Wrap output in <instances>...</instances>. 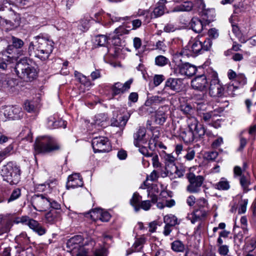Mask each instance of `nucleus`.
<instances>
[{
	"label": "nucleus",
	"mask_w": 256,
	"mask_h": 256,
	"mask_svg": "<svg viewBox=\"0 0 256 256\" xmlns=\"http://www.w3.org/2000/svg\"><path fill=\"white\" fill-rule=\"evenodd\" d=\"M21 195V191L19 188H15L12 192L10 197L8 200V202H10L18 199Z\"/></svg>",
	"instance_id": "47"
},
{
	"label": "nucleus",
	"mask_w": 256,
	"mask_h": 256,
	"mask_svg": "<svg viewBox=\"0 0 256 256\" xmlns=\"http://www.w3.org/2000/svg\"><path fill=\"white\" fill-rule=\"evenodd\" d=\"M210 80L209 92L212 96H220L222 94L224 89L218 78V74L212 72L208 76Z\"/></svg>",
	"instance_id": "7"
},
{
	"label": "nucleus",
	"mask_w": 256,
	"mask_h": 256,
	"mask_svg": "<svg viewBox=\"0 0 256 256\" xmlns=\"http://www.w3.org/2000/svg\"><path fill=\"white\" fill-rule=\"evenodd\" d=\"M234 177L240 176V183L245 192L250 190L248 186L250 184V176L248 174H242V170L239 166H235L234 168Z\"/></svg>",
	"instance_id": "11"
},
{
	"label": "nucleus",
	"mask_w": 256,
	"mask_h": 256,
	"mask_svg": "<svg viewBox=\"0 0 256 256\" xmlns=\"http://www.w3.org/2000/svg\"><path fill=\"white\" fill-rule=\"evenodd\" d=\"M15 240L19 245L24 246L28 244L30 242V238L28 236L26 232H22L18 236H17Z\"/></svg>",
	"instance_id": "34"
},
{
	"label": "nucleus",
	"mask_w": 256,
	"mask_h": 256,
	"mask_svg": "<svg viewBox=\"0 0 256 256\" xmlns=\"http://www.w3.org/2000/svg\"><path fill=\"white\" fill-rule=\"evenodd\" d=\"M12 226V222L10 221H8L4 224V226L2 227L0 230V235L4 233L8 232L10 230Z\"/></svg>",
	"instance_id": "63"
},
{
	"label": "nucleus",
	"mask_w": 256,
	"mask_h": 256,
	"mask_svg": "<svg viewBox=\"0 0 256 256\" xmlns=\"http://www.w3.org/2000/svg\"><path fill=\"white\" fill-rule=\"evenodd\" d=\"M2 114L8 119L16 120L22 116L21 108L19 107L6 106L0 112V116Z\"/></svg>",
	"instance_id": "12"
},
{
	"label": "nucleus",
	"mask_w": 256,
	"mask_h": 256,
	"mask_svg": "<svg viewBox=\"0 0 256 256\" xmlns=\"http://www.w3.org/2000/svg\"><path fill=\"white\" fill-rule=\"evenodd\" d=\"M198 116L206 122H208L214 120V114L212 112H198Z\"/></svg>",
	"instance_id": "39"
},
{
	"label": "nucleus",
	"mask_w": 256,
	"mask_h": 256,
	"mask_svg": "<svg viewBox=\"0 0 256 256\" xmlns=\"http://www.w3.org/2000/svg\"><path fill=\"white\" fill-rule=\"evenodd\" d=\"M214 188L218 190H226L230 188L229 182L224 178H220V180L214 185Z\"/></svg>",
	"instance_id": "32"
},
{
	"label": "nucleus",
	"mask_w": 256,
	"mask_h": 256,
	"mask_svg": "<svg viewBox=\"0 0 256 256\" xmlns=\"http://www.w3.org/2000/svg\"><path fill=\"white\" fill-rule=\"evenodd\" d=\"M186 143H190L193 142L194 140H198V139L200 138L203 136H199L198 134H196L195 132L193 130H186L184 129L180 130V134L179 136Z\"/></svg>",
	"instance_id": "18"
},
{
	"label": "nucleus",
	"mask_w": 256,
	"mask_h": 256,
	"mask_svg": "<svg viewBox=\"0 0 256 256\" xmlns=\"http://www.w3.org/2000/svg\"><path fill=\"white\" fill-rule=\"evenodd\" d=\"M3 180L10 185L17 184L20 180V170L16 163L12 162L4 165L0 170Z\"/></svg>",
	"instance_id": "4"
},
{
	"label": "nucleus",
	"mask_w": 256,
	"mask_h": 256,
	"mask_svg": "<svg viewBox=\"0 0 256 256\" xmlns=\"http://www.w3.org/2000/svg\"><path fill=\"white\" fill-rule=\"evenodd\" d=\"M186 123L188 130L195 132V134H198L199 136L204 135L205 128L202 124H199L196 118L193 116H188Z\"/></svg>",
	"instance_id": "13"
},
{
	"label": "nucleus",
	"mask_w": 256,
	"mask_h": 256,
	"mask_svg": "<svg viewBox=\"0 0 256 256\" xmlns=\"http://www.w3.org/2000/svg\"><path fill=\"white\" fill-rule=\"evenodd\" d=\"M12 40L13 46L16 48H20L24 46V42L18 38L12 36Z\"/></svg>",
	"instance_id": "49"
},
{
	"label": "nucleus",
	"mask_w": 256,
	"mask_h": 256,
	"mask_svg": "<svg viewBox=\"0 0 256 256\" xmlns=\"http://www.w3.org/2000/svg\"><path fill=\"white\" fill-rule=\"evenodd\" d=\"M46 222L52 224L56 223L61 220V211L54 210H50L45 216Z\"/></svg>",
	"instance_id": "20"
},
{
	"label": "nucleus",
	"mask_w": 256,
	"mask_h": 256,
	"mask_svg": "<svg viewBox=\"0 0 256 256\" xmlns=\"http://www.w3.org/2000/svg\"><path fill=\"white\" fill-rule=\"evenodd\" d=\"M56 120V118L53 116H50L48 118L47 124L49 128H54Z\"/></svg>",
	"instance_id": "64"
},
{
	"label": "nucleus",
	"mask_w": 256,
	"mask_h": 256,
	"mask_svg": "<svg viewBox=\"0 0 256 256\" xmlns=\"http://www.w3.org/2000/svg\"><path fill=\"white\" fill-rule=\"evenodd\" d=\"M165 89L180 92L184 88L182 80L178 78H168L165 82Z\"/></svg>",
	"instance_id": "15"
},
{
	"label": "nucleus",
	"mask_w": 256,
	"mask_h": 256,
	"mask_svg": "<svg viewBox=\"0 0 256 256\" xmlns=\"http://www.w3.org/2000/svg\"><path fill=\"white\" fill-rule=\"evenodd\" d=\"M164 80L162 74H156L154 77V84L155 86H159Z\"/></svg>",
	"instance_id": "54"
},
{
	"label": "nucleus",
	"mask_w": 256,
	"mask_h": 256,
	"mask_svg": "<svg viewBox=\"0 0 256 256\" xmlns=\"http://www.w3.org/2000/svg\"><path fill=\"white\" fill-rule=\"evenodd\" d=\"M169 62V60L166 57L160 55L155 58V64L159 66H166Z\"/></svg>",
	"instance_id": "43"
},
{
	"label": "nucleus",
	"mask_w": 256,
	"mask_h": 256,
	"mask_svg": "<svg viewBox=\"0 0 256 256\" xmlns=\"http://www.w3.org/2000/svg\"><path fill=\"white\" fill-rule=\"evenodd\" d=\"M212 45V42L210 38H208L204 42H201L196 38L190 42L188 45L180 52H177L176 53V56L178 57L180 56H196L206 51L209 50Z\"/></svg>",
	"instance_id": "2"
},
{
	"label": "nucleus",
	"mask_w": 256,
	"mask_h": 256,
	"mask_svg": "<svg viewBox=\"0 0 256 256\" xmlns=\"http://www.w3.org/2000/svg\"><path fill=\"white\" fill-rule=\"evenodd\" d=\"M152 206L150 200H144L141 202L140 206L144 210H148Z\"/></svg>",
	"instance_id": "59"
},
{
	"label": "nucleus",
	"mask_w": 256,
	"mask_h": 256,
	"mask_svg": "<svg viewBox=\"0 0 256 256\" xmlns=\"http://www.w3.org/2000/svg\"><path fill=\"white\" fill-rule=\"evenodd\" d=\"M152 164L153 167L156 168H160L161 166V164L159 162V158L158 154L153 153L152 156Z\"/></svg>",
	"instance_id": "51"
},
{
	"label": "nucleus",
	"mask_w": 256,
	"mask_h": 256,
	"mask_svg": "<svg viewBox=\"0 0 256 256\" xmlns=\"http://www.w3.org/2000/svg\"><path fill=\"white\" fill-rule=\"evenodd\" d=\"M146 134V128L144 127L140 126L137 132L134 134V143L136 146H139L140 142L144 141V138Z\"/></svg>",
	"instance_id": "25"
},
{
	"label": "nucleus",
	"mask_w": 256,
	"mask_h": 256,
	"mask_svg": "<svg viewBox=\"0 0 256 256\" xmlns=\"http://www.w3.org/2000/svg\"><path fill=\"white\" fill-rule=\"evenodd\" d=\"M215 17V12L214 10H210L204 12L203 19L204 20L206 24H209L214 20Z\"/></svg>",
	"instance_id": "42"
},
{
	"label": "nucleus",
	"mask_w": 256,
	"mask_h": 256,
	"mask_svg": "<svg viewBox=\"0 0 256 256\" xmlns=\"http://www.w3.org/2000/svg\"><path fill=\"white\" fill-rule=\"evenodd\" d=\"M193 7V4L191 2H184L180 6H176L174 12L190 11Z\"/></svg>",
	"instance_id": "33"
},
{
	"label": "nucleus",
	"mask_w": 256,
	"mask_h": 256,
	"mask_svg": "<svg viewBox=\"0 0 256 256\" xmlns=\"http://www.w3.org/2000/svg\"><path fill=\"white\" fill-rule=\"evenodd\" d=\"M33 230L40 236L44 234L46 232V229L40 223L38 224V226H36Z\"/></svg>",
	"instance_id": "56"
},
{
	"label": "nucleus",
	"mask_w": 256,
	"mask_h": 256,
	"mask_svg": "<svg viewBox=\"0 0 256 256\" xmlns=\"http://www.w3.org/2000/svg\"><path fill=\"white\" fill-rule=\"evenodd\" d=\"M24 106L25 110L30 112H34L35 109L33 102L28 100L24 102Z\"/></svg>",
	"instance_id": "58"
},
{
	"label": "nucleus",
	"mask_w": 256,
	"mask_h": 256,
	"mask_svg": "<svg viewBox=\"0 0 256 256\" xmlns=\"http://www.w3.org/2000/svg\"><path fill=\"white\" fill-rule=\"evenodd\" d=\"M12 149L13 147L11 145H9L8 147L0 152V162L10 155V152L12 151Z\"/></svg>",
	"instance_id": "45"
},
{
	"label": "nucleus",
	"mask_w": 256,
	"mask_h": 256,
	"mask_svg": "<svg viewBox=\"0 0 256 256\" xmlns=\"http://www.w3.org/2000/svg\"><path fill=\"white\" fill-rule=\"evenodd\" d=\"M208 35L210 38L215 39L218 36V30L215 28H212L208 30Z\"/></svg>",
	"instance_id": "61"
},
{
	"label": "nucleus",
	"mask_w": 256,
	"mask_h": 256,
	"mask_svg": "<svg viewBox=\"0 0 256 256\" xmlns=\"http://www.w3.org/2000/svg\"><path fill=\"white\" fill-rule=\"evenodd\" d=\"M180 109L184 114L188 115V116H192L194 113V108L188 104L180 105Z\"/></svg>",
	"instance_id": "35"
},
{
	"label": "nucleus",
	"mask_w": 256,
	"mask_h": 256,
	"mask_svg": "<svg viewBox=\"0 0 256 256\" xmlns=\"http://www.w3.org/2000/svg\"><path fill=\"white\" fill-rule=\"evenodd\" d=\"M0 82L4 87H12L15 84L16 80L10 76L0 74Z\"/></svg>",
	"instance_id": "27"
},
{
	"label": "nucleus",
	"mask_w": 256,
	"mask_h": 256,
	"mask_svg": "<svg viewBox=\"0 0 256 256\" xmlns=\"http://www.w3.org/2000/svg\"><path fill=\"white\" fill-rule=\"evenodd\" d=\"M14 69L18 76L25 82H32L36 77V70L26 60H21L18 62Z\"/></svg>",
	"instance_id": "5"
},
{
	"label": "nucleus",
	"mask_w": 256,
	"mask_h": 256,
	"mask_svg": "<svg viewBox=\"0 0 256 256\" xmlns=\"http://www.w3.org/2000/svg\"><path fill=\"white\" fill-rule=\"evenodd\" d=\"M141 200L142 197L138 192H134L130 200V204L134 208L136 212H138L140 210Z\"/></svg>",
	"instance_id": "30"
},
{
	"label": "nucleus",
	"mask_w": 256,
	"mask_h": 256,
	"mask_svg": "<svg viewBox=\"0 0 256 256\" xmlns=\"http://www.w3.org/2000/svg\"><path fill=\"white\" fill-rule=\"evenodd\" d=\"M60 146L53 137L44 136L38 137L34 144L35 153L50 152L60 150Z\"/></svg>",
	"instance_id": "3"
},
{
	"label": "nucleus",
	"mask_w": 256,
	"mask_h": 256,
	"mask_svg": "<svg viewBox=\"0 0 256 256\" xmlns=\"http://www.w3.org/2000/svg\"><path fill=\"white\" fill-rule=\"evenodd\" d=\"M95 41L99 46H105L108 44V38L106 35H98L96 36Z\"/></svg>",
	"instance_id": "40"
},
{
	"label": "nucleus",
	"mask_w": 256,
	"mask_h": 256,
	"mask_svg": "<svg viewBox=\"0 0 256 256\" xmlns=\"http://www.w3.org/2000/svg\"><path fill=\"white\" fill-rule=\"evenodd\" d=\"M110 218V214L106 211L102 209H101V212L100 214V218L99 220L102 222H108Z\"/></svg>",
	"instance_id": "50"
},
{
	"label": "nucleus",
	"mask_w": 256,
	"mask_h": 256,
	"mask_svg": "<svg viewBox=\"0 0 256 256\" xmlns=\"http://www.w3.org/2000/svg\"><path fill=\"white\" fill-rule=\"evenodd\" d=\"M50 198L44 194H35L32 198V204L37 211L43 212L50 208Z\"/></svg>",
	"instance_id": "10"
},
{
	"label": "nucleus",
	"mask_w": 256,
	"mask_h": 256,
	"mask_svg": "<svg viewBox=\"0 0 256 256\" xmlns=\"http://www.w3.org/2000/svg\"><path fill=\"white\" fill-rule=\"evenodd\" d=\"M166 2V0H160L158 6L154 8L152 14V16H154V18H157L164 14V4Z\"/></svg>",
	"instance_id": "31"
},
{
	"label": "nucleus",
	"mask_w": 256,
	"mask_h": 256,
	"mask_svg": "<svg viewBox=\"0 0 256 256\" xmlns=\"http://www.w3.org/2000/svg\"><path fill=\"white\" fill-rule=\"evenodd\" d=\"M178 219L172 214H168L164 216V222L166 224L174 226L178 224Z\"/></svg>",
	"instance_id": "37"
},
{
	"label": "nucleus",
	"mask_w": 256,
	"mask_h": 256,
	"mask_svg": "<svg viewBox=\"0 0 256 256\" xmlns=\"http://www.w3.org/2000/svg\"><path fill=\"white\" fill-rule=\"evenodd\" d=\"M130 117V114H128L120 116L117 118H112L111 120V126H112L118 127L121 130H122L124 129Z\"/></svg>",
	"instance_id": "21"
},
{
	"label": "nucleus",
	"mask_w": 256,
	"mask_h": 256,
	"mask_svg": "<svg viewBox=\"0 0 256 256\" xmlns=\"http://www.w3.org/2000/svg\"><path fill=\"white\" fill-rule=\"evenodd\" d=\"M110 18L112 22H120L121 20H130V16L120 17L110 14Z\"/></svg>",
	"instance_id": "55"
},
{
	"label": "nucleus",
	"mask_w": 256,
	"mask_h": 256,
	"mask_svg": "<svg viewBox=\"0 0 256 256\" xmlns=\"http://www.w3.org/2000/svg\"><path fill=\"white\" fill-rule=\"evenodd\" d=\"M34 39L35 42L30 44L28 49L30 55L42 60H47L53 50V42L40 36L34 37Z\"/></svg>",
	"instance_id": "1"
},
{
	"label": "nucleus",
	"mask_w": 256,
	"mask_h": 256,
	"mask_svg": "<svg viewBox=\"0 0 256 256\" xmlns=\"http://www.w3.org/2000/svg\"><path fill=\"white\" fill-rule=\"evenodd\" d=\"M89 20L86 19L82 20L78 24V28L81 32H85L90 27Z\"/></svg>",
	"instance_id": "46"
},
{
	"label": "nucleus",
	"mask_w": 256,
	"mask_h": 256,
	"mask_svg": "<svg viewBox=\"0 0 256 256\" xmlns=\"http://www.w3.org/2000/svg\"><path fill=\"white\" fill-rule=\"evenodd\" d=\"M15 59L13 56L2 54V57L0 58V68L2 70L10 69L14 66Z\"/></svg>",
	"instance_id": "22"
},
{
	"label": "nucleus",
	"mask_w": 256,
	"mask_h": 256,
	"mask_svg": "<svg viewBox=\"0 0 256 256\" xmlns=\"http://www.w3.org/2000/svg\"><path fill=\"white\" fill-rule=\"evenodd\" d=\"M171 248L175 252H183L185 250V246L180 240H174L171 244Z\"/></svg>",
	"instance_id": "36"
},
{
	"label": "nucleus",
	"mask_w": 256,
	"mask_h": 256,
	"mask_svg": "<svg viewBox=\"0 0 256 256\" xmlns=\"http://www.w3.org/2000/svg\"><path fill=\"white\" fill-rule=\"evenodd\" d=\"M186 178L189 183L186 188V191L192 194L199 192L204 180V176H196L194 173L189 172L186 174Z\"/></svg>",
	"instance_id": "6"
},
{
	"label": "nucleus",
	"mask_w": 256,
	"mask_h": 256,
	"mask_svg": "<svg viewBox=\"0 0 256 256\" xmlns=\"http://www.w3.org/2000/svg\"><path fill=\"white\" fill-rule=\"evenodd\" d=\"M120 36L114 31L109 34L108 38L112 40V44L116 46H119L121 43Z\"/></svg>",
	"instance_id": "44"
},
{
	"label": "nucleus",
	"mask_w": 256,
	"mask_h": 256,
	"mask_svg": "<svg viewBox=\"0 0 256 256\" xmlns=\"http://www.w3.org/2000/svg\"><path fill=\"white\" fill-rule=\"evenodd\" d=\"M148 145L149 149L152 151L154 150L156 148H159L161 149L166 148V146L162 142L158 141V137L156 136L150 138Z\"/></svg>",
	"instance_id": "28"
},
{
	"label": "nucleus",
	"mask_w": 256,
	"mask_h": 256,
	"mask_svg": "<svg viewBox=\"0 0 256 256\" xmlns=\"http://www.w3.org/2000/svg\"><path fill=\"white\" fill-rule=\"evenodd\" d=\"M208 77L202 74L196 76L192 81V86L195 89L200 91L206 90L208 87Z\"/></svg>",
	"instance_id": "16"
},
{
	"label": "nucleus",
	"mask_w": 256,
	"mask_h": 256,
	"mask_svg": "<svg viewBox=\"0 0 256 256\" xmlns=\"http://www.w3.org/2000/svg\"><path fill=\"white\" fill-rule=\"evenodd\" d=\"M101 212V208H95L90 211L89 212L90 218L94 220H99Z\"/></svg>",
	"instance_id": "48"
},
{
	"label": "nucleus",
	"mask_w": 256,
	"mask_h": 256,
	"mask_svg": "<svg viewBox=\"0 0 256 256\" xmlns=\"http://www.w3.org/2000/svg\"><path fill=\"white\" fill-rule=\"evenodd\" d=\"M176 168L175 163L165 164L164 170H162L160 172L162 177L172 176L174 175V170H176Z\"/></svg>",
	"instance_id": "26"
},
{
	"label": "nucleus",
	"mask_w": 256,
	"mask_h": 256,
	"mask_svg": "<svg viewBox=\"0 0 256 256\" xmlns=\"http://www.w3.org/2000/svg\"><path fill=\"white\" fill-rule=\"evenodd\" d=\"M82 178L79 174H74L68 177L66 187L68 189L81 187L83 186Z\"/></svg>",
	"instance_id": "19"
},
{
	"label": "nucleus",
	"mask_w": 256,
	"mask_h": 256,
	"mask_svg": "<svg viewBox=\"0 0 256 256\" xmlns=\"http://www.w3.org/2000/svg\"><path fill=\"white\" fill-rule=\"evenodd\" d=\"M190 25L192 29L194 32L200 33L206 26V24L197 18H194L191 20Z\"/></svg>",
	"instance_id": "24"
},
{
	"label": "nucleus",
	"mask_w": 256,
	"mask_h": 256,
	"mask_svg": "<svg viewBox=\"0 0 256 256\" xmlns=\"http://www.w3.org/2000/svg\"><path fill=\"white\" fill-rule=\"evenodd\" d=\"M218 252L222 256H226L229 252L228 246L226 245H221L218 248Z\"/></svg>",
	"instance_id": "57"
},
{
	"label": "nucleus",
	"mask_w": 256,
	"mask_h": 256,
	"mask_svg": "<svg viewBox=\"0 0 256 256\" xmlns=\"http://www.w3.org/2000/svg\"><path fill=\"white\" fill-rule=\"evenodd\" d=\"M236 80L241 86H244L247 82L246 78L243 74H238Z\"/></svg>",
	"instance_id": "53"
},
{
	"label": "nucleus",
	"mask_w": 256,
	"mask_h": 256,
	"mask_svg": "<svg viewBox=\"0 0 256 256\" xmlns=\"http://www.w3.org/2000/svg\"><path fill=\"white\" fill-rule=\"evenodd\" d=\"M196 68L188 62L180 63L174 68V72L178 76L190 78L196 72Z\"/></svg>",
	"instance_id": "8"
},
{
	"label": "nucleus",
	"mask_w": 256,
	"mask_h": 256,
	"mask_svg": "<svg viewBox=\"0 0 256 256\" xmlns=\"http://www.w3.org/2000/svg\"><path fill=\"white\" fill-rule=\"evenodd\" d=\"M176 30V27L172 24H167L164 27V30L166 32H174Z\"/></svg>",
	"instance_id": "60"
},
{
	"label": "nucleus",
	"mask_w": 256,
	"mask_h": 256,
	"mask_svg": "<svg viewBox=\"0 0 256 256\" xmlns=\"http://www.w3.org/2000/svg\"><path fill=\"white\" fill-rule=\"evenodd\" d=\"M208 210L206 208H201L196 210L192 213L188 215L187 218L190 220L192 223L194 224L205 218L207 215Z\"/></svg>",
	"instance_id": "17"
},
{
	"label": "nucleus",
	"mask_w": 256,
	"mask_h": 256,
	"mask_svg": "<svg viewBox=\"0 0 256 256\" xmlns=\"http://www.w3.org/2000/svg\"><path fill=\"white\" fill-rule=\"evenodd\" d=\"M164 164H170L175 163V158L170 154L166 155L164 157Z\"/></svg>",
	"instance_id": "62"
},
{
	"label": "nucleus",
	"mask_w": 256,
	"mask_h": 256,
	"mask_svg": "<svg viewBox=\"0 0 256 256\" xmlns=\"http://www.w3.org/2000/svg\"><path fill=\"white\" fill-rule=\"evenodd\" d=\"M16 6L14 4L10 2H8V0H0V12H4L5 10H9L10 12V16L11 19L14 20L17 24H19L20 22V16L15 12Z\"/></svg>",
	"instance_id": "14"
},
{
	"label": "nucleus",
	"mask_w": 256,
	"mask_h": 256,
	"mask_svg": "<svg viewBox=\"0 0 256 256\" xmlns=\"http://www.w3.org/2000/svg\"><path fill=\"white\" fill-rule=\"evenodd\" d=\"M82 238L81 236L77 235L70 238L67 242V245L69 247L76 248L78 246H80L82 244Z\"/></svg>",
	"instance_id": "29"
},
{
	"label": "nucleus",
	"mask_w": 256,
	"mask_h": 256,
	"mask_svg": "<svg viewBox=\"0 0 256 256\" xmlns=\"http://www.w3.org/2000/svg\"><path fill=\"white\" fill-rule=\"evenodd\" d=\"M106 118L102 114H98L95 116L94 122L92 123L96 128L104 126Z\"/></svg>",
	"instance_id": "38"
},
{
	"label": "nucleus",
	"mask_w": 256,
	"mask_h": 256,
	"mask_svg": "<svg viewBox=\"0 0 256 256\" xmlns=\"http://www.w3.org/2000/svg\"><path fill=\"white\" fill-rule=\"evenodd\" d=\"M114 31L116 34H118V35L122 36L124 34H128L130 30L126 29L124 26H121L116 28Z\"/></svg>",
	"instance_id": "52"
},
{
	"label": "nucleus",
	"mask_w": 256,
	"mask_h": 256,
	"mask_svg": "<svg viewBox=\"0 0 256 256\" xmlns=\"http://www.w3.org/2000/svg\"><path fill=\"white\" fill-rule=\"evenodd\" d=\"M112 90L113 96H116L124 92L122 86V84L119 82H116L112 86Z\"/></svg>",
	"instance_id": "41"
},
{
	"label": "nucleus",
	"mask_w": 256,
	"mask_h": 256,
	"mask_svg": "<svg viewBox=\"0 0 256 256\" xmlns=\"http://www.w3.org/2000/svg\"><path fill=\"white\" fill-rule=\"evenodd\" d=\"M167 107L162 106L156 112L155 122L158 124H162L166 119L167 116L166 114Z\"/></svg>",
	"instance_id": "23"
},
{
	"label": "nucleus",
	"mask_w": 256,
	"mask_h": 256,
	"mask_svg": "<svg viewBox=\"0 0 256 256\" xmlns=\"http://www.w3.org/2000/svg\"><path fill=\"white\" fill-rule=\"evenodd\" d=\"M94 152H106L111 150V146L108 138L104 136L95 137L92 140Z\"/></svg>",
	"instance_id": "9"
}]
</instances>
